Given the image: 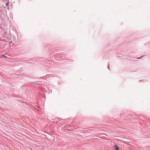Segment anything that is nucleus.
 <instances>
[{
    "instance_id": "7ed1b4c3",
    "label": "nucleus",
    "mask_w": 150,
    "mask_h": 150,
    "mask_svg": "<svg viewBox=\"0 0 150 150\" xmlns=\"http://www.w3.org/2000/svg\"><path fill=\"white\" fill-rule=\"evenodd\" d=\"M140 57L139 58H138V59H140Z\"/></svg>"
},
{
    "instance_id": "f257e3e1",
    "label": "nucleus",
    "mask_w": 150,
    "mask_h": 150,
    "mask_svg": "<svg viewBox=\"0 0 150 150\" xmlns=\"http://www.w3.org/2000/svg\"><path fill=\"white\" fill-rule=\"evenodd\" d=\"M114 147L116 149V150L119 149V147L116 145H114Z\"/></svg>"
},
{
    "instance_id": "f03ea898",
    "label": "nucleus",
    "mask_w": 150,
    "mask_h": 150,
    "mask_svg": "<svg viewBox=\"0 0 150 150\" xmlns=\"http://www.w3.org/2000/svg\"><path fill=\"white\" fill-rule=\"evenodd\" d=\"M9 4V2H7V3H6V6H7H7H8V5Z\"/></svg>"
}]
</instances>
